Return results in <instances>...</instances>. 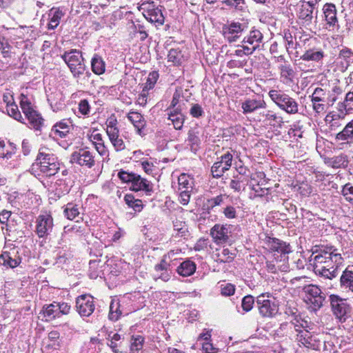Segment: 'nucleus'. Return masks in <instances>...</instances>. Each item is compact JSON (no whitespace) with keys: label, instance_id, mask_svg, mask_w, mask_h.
<instances>
[{"label":"nucleus","instance_id":"1","mask_svg":"<svg viewBox=\"0 0 353 353\" xmlns=\"http://www.w3.org/2000/svg\"><path fill=\"white\" fill-rule=\"evenodd\" d=\"M310 261L313 263L316 274L332 280L338 276L343 259L338 249L330 245L322 246L319 251H313Z\"/></svg>","mask_w":353,"mask_h":353},{"label":"nucleus","instance_id":"3","mask_svg":"<svg viewBox=\"0 0 353 353\" xmlns=\"http://www.w3.org/2000/svg\"><path fill=\"white\" fill-rule=\"evenodd\" d=\"M296 332L295 339L300 347L303 346L312 350H319L321 346V341L317 334L308 331L307 322L303 319H294L291 322Z\"/></svg>","mask_w":353,"mask_h":353},{"label":"nucleus","instance_id":"61","mask_svg":"<svg viewBox=\"0 0 353 353\" xmlns=\"http://www.w3.org/2000/svg\"><path fill=\"white\" fill-rule=\"evenodd\" d=\"M235 292V287L231 283H226L225 285H222L221 294L223 296H229L234 294Z\"/></svg>","mask_w":353,"mask_h":353},{"label":"nucleus","instance_id":"39","mask_svg":"<svg viewBox=\"0 0 353 353\" xmlns=\"http://www.w3.org/2000/svg\"><path fill=\"white\" fill-rule=\"evenodd\" d=\"M124 201L130 208H132L135 211V212H139L143 209V205L142 201L140 199H136L132 194H126L124 196Z\"/></svg>","mask_w":353,"mask_h":353},{"label":"nucleus","instance_id":"9","mask_svg":"<svg viewBox=\"0 0 353 353\" xmlns=\"http://www.w3.org/2000/svg\"><path fill=\"white\" fill-rule=\"evenodd\" d=\"M76 308L81 316L88 317L95 310L93 296L90 294H81L76 299Z\"/></svg>","mask_w":353,"mask_h":353},{"label":"nucleus","instance_id":"51","mask_svg":"<svg viewBox=\"0 0 353 353\" xmlns=\"http://www.w3.org/2000/svg\"><path fill=\"white\" fill-rule=\"evenodd\" d=\"M20 105L23 110H33L34 107L30 99L23 94L21 95Z\"/></svg>","mask_w":353,"mask_h":353},{"label":"nucleus","instance_id":"42","mask_svg":"<svg viewBox=\"0 0 353 353\" xmlns=\"http://www.w3.org/2000/svg\"><path fill=\"white\" fill-rule=\"evenodd\" d=\"M144 338L138 335L132 336L130 341V353H139L143 348Z\"/></svg>","mask_w":353,"mask_h":353},{"label":"nucleus","instance_id":"43","mask_svg":"<svg viewBox=\"0 0 353 353\" xmlns=\"http://www.w3.org/2000/svg\"><path fill=\"white\" fill-rule=\"evenodd\" d=\"M190 93L188 90H183L181 88L176 89L170 108H175L183 97H188Z\"/></svg>","mask_w":353,"mask_h":353},{"label":"nucleus","instance_id":"63","mask_svg":"<svg viewBox=\"0 0 353 353\" xmlns=\"http://www.w3.org/2000/svg\"><path fill=\"white\" fill-rule=\"evenodd\" d=\"M117 121L114 116L112 114L110 117H109L106 121V133L108 134L110 130L115 129V130H119L117 127Z\"/></svg>","mask_w":353,"mask_h":353},{"label":"nucleus","instance_id":"10","mask_svg":"<svg viewBox=\"0 0 353 353\" xmlns=\"http://www.w3.org/2000/svg\"><path fill=\"white\" fill-rule=\"evenodd\" d=\"M70 162L91 168L95 164L94 157L87 148H81L71 154Z\"/></svg>","mask_w":353,"mask_h":353},{"label":"nucleus","instance_id":"19","mask_svg":"<svg viewBox=\"0 0 353 353\" xmlns=\"http://www.w3.org/2000/svg\"><path fill=\"white\" fill-rule=\"evenodd\" d=\"M130 188L135 192L144 191L147 194L150 195L153 192L152 184L147 179L142 178L140 175L135 174Z\"/></svg>","mask_w":353,"mask_h":353},{"label":"nucleus","instance_id":"8","mask_svg":"<svg viewBox=\"0 0 353 353\" xmlns=\"http://www.w3.org/2000/svg\"><path fill=\"white\" fill-rule=\"evenodd\" d=\"M62 58L74 76H79L84 72L85 65L79 51L74 50L65 52L62 55Z\"/></svg>","mask_w":353,"mask_h":353},{"label":"nucleus","instance_id":"30","mask_svg":"<svg viewBox=\"0 0 353 353\" xmlns=\"http://www.w3.org/2000/svg\"><path fill=\"white\" fill-rule=\"evenodd\" d=\"M42 312L46 321H52L56 318H59L56 301L49 305H45L43 307Z\"/></svg>","mask_w":353,"mask_h":353},{"label":"nucleus","instance_id":"47","mask_svg":"<svg viewBox=\"0 0 353 353\" xmlns=\"http://www.w3.org/2000/svg\"><path fill=\"white\" fill-rule=\"evenodd\" d=\"M323 57L321 51L309 50H307L302 56L301 59L304 61H319Z\"/></svg>","mask_w":353,"mask_h":353},{"label":"nucleus","instance_id":"31","mask_svg":"<svg viewBox=\"0 0 353 353\" xmlns=\"http://www.w3.org/2000/svg\"><path fill=\"white\" fill-rule=\"evenodd\" d=\"M159 79V74L157 72H152L149 74L146 82L144 83L142 93H141V99L144 100V98L148 95V92L152 89L154 87V85L157 83V81Z\"/></svg>","mask_w":353,"mask_h":353},{"label":"nucleus","instance_id":"35","mask_svg":"<svg viewBox=\"0 0 353 353\" xmlns=\"http://www.w3.org/2000/svg\"><path fill=\"white\" fill-rule=\"evenodd\" d=\"M263 39V35L258 30H253L250 32V34L243 37V42L248 43L250 45L259 47V43Z\"/></svg>","mask_w":353,"mask_h":353},{"label":"nucleus","instance_id":"33","mask_svg":"<svg viewBox=\"0 0 353 353\" xmlns=\"http://www.w3.org/2000/svg\"><path fill=\"white\" fill-rule=\"evenodd\" d=\"M353 138V119L350 121L343 130L335 136L336 141H348Z\"/></svg>","mask_w":353,"mask_h":353},{"label":"nucleus","instance_id":"12","mask_svg":"<svg viewBox=\"0 0 353 353\" xmlns=\"http://www.w3.org/2000/svg\"><path fill=\"white\" fill-rule=\"evenodd\" d=\"M128 297L124 296L121 300H112L110 305L109 319L112 321H117L120 316L127 315L132 312L133 310L125 307L128 303Z\"/></svg>","mask_w":353,"mask_h":353},{"label":"nucleus","instance_id":"58","mask_svg":"<svg viewBox=\"0 0 353 353\" xmlns=\"http://www.w3.org/2000/svg\"><path fill=\"white\" fill-rule=\"evenodd\" d=\"M223 213L225 218L228 219H235L236 217V211L234 207L228 205L223 208Z\"/></svg>","mask_w":353,"mask_h":353},{"label":"nucleus","instance_id":"26","mask_svg":"<svg viewBox=\"0 0 353 353\" xmlns=\"http://www.w3.org/2000/svg\"><path fill=\"white\" fill-rule=\"evenodd\" d=\"M107 135L116 152H121L125 149V143L119 136V130L110 129Z\"/></svg>","mask_w":353,"mask_h":353},{"label":"nucleus","instance_id":"7","mask_svg":"<svg viewBox=\"0 0 353 353\" xmlns=\"http://www.w3.org/2000/svg\"><path fill=\"white\" fill-rule=\"evenodd\" d=\"M273 297L270 292L262 293L256 298L259 314L263 317L272 318L278 312V305L270 298Z\"/></svg>","mask_w":353,"mask_h":353},{"label":"nucleus","instance_id":"60","mask_svg":"<svg viewBox=\"0 0 353 353\" xmlns=\"http://www.w3.org/2000/svg\"><path fill=\"white\" fill-rule=\"evenodd\" d=\"M190 191L189 190H182L179 196V201L181 204L185 205L190 201Z\"/></svg>","mask_w":353,"mask_h":353},{"label":"nucleus","instance_id":"14","mask_svg":"<svg viewBox=\"0 0 353 353\" xmlns=\"http://www.w3.org/2000/svg\"><path fill=\"white\" fill-rule=\"evenodd\" d=\"M53 225V219L51 215L41 214L36 220V233L39 238H44L52 232Z\"/></svg>","mask_w":353,"mask_h":353},{"label":"nucleus","instance_id":"5","mask_svg":"<svg viewBox=\"0 0 353 353\" xmlns=\"http://www.w3.org/2000/svg\"><path fill=\"white\" fill-rule=\"evenodd\" d=\"M7 112V114L14 120L39 130L43 125L44 119L38 112Z\"/></svg>","mask_w":353,"mask_h":353},{"label":"nucleus","instance_id":"11","mask_svg":"<svg viewBox=\"0 0 353 353\" xmlns=\"http://www.w3.org/2000/svg\"><path fill=\"white\" fill-rule=\"evenodd\" d=\"M330 304L334 314L336 318L345 320V316L350 311V307L345 299L338 295L332 294L330 296Z\"/></svg>","mask_w":353,"mask_h":353},{"label":"nucleus","instance_id":"59","mask_svg":"<svg viewBox=\"0 0 353 353\" xmlns=\"http://www.w3.org/2000/svg\"><path fill=\"white\" fill-rule=\"evenodd\" d=\"M246 184H241V181H236L234 178L232 179L230 183V188L234 192H239L241 190H244Z\"/></svg>","mask_w":353,"mask_h":353},{"label":"nucleus","instance_id":"64","mask_svg":"<svg viewBox=\"0 0 353 353\" xmlns=\"http://www.w3.org/2000/svg\"><path fill=\"white\" fill-rule=\"evenodd\" d=\"M345 107L346 110H353V92L347 94Z\"/></svg>","mask_w":353,"mask_h":353},{"label":"nucleus","instance_id":"40","mask_svg":"<svg viewBox=\"0 0 353 353\" xmlns=\"http://www.w3.org/2000/svg\"><path fill=\"white\" fill-rule=\"evenodd\" d=\"M92 70L96 74H101L105 72V62L103 61L101 57L98 55H95L91 62Z\"/></svg>","mask_w":353,"mask_h":353},{"label":"nucleus","instance_id":"20","mask_svg":"<svg viewBox=\"0 0 353 353\" xmlns=\"http://www.w3.org/2000/svg\"><path fill=\"white\" fill-rule=\"evenodd\" d=\"M325 19L329 28H339L338 19L336 17V8L333 3H325L323 8Z\"/></svg>","mask_w":353,"mask_h":353},{"label":"nucleus","instance_id":"27","mask_svg":"<svg viewBox=\"0 0 353 353\" xmlns=\"http://www.w3.org/2000/svg\"><path fill=\"white\" fill-rule=\"evenodd\" d=\"M340 286L342 289L353 292V271L347 268L340 277Z\"/></svg>","mask_w":353,"mask_h":353},{"label":"nucleus","instance_id":"56","mask_svg":"<svg viewBox=\"0 0 353 353\" xmlns=\"http://www.w3.org/2000/svg\"><path fill=\"white\" fill-rule=\"evenodd\" d=\"M134 173H130L125 171H120L118 173L119 178L124 183H132V180L134 179Z\"/></svg>","mask_w":353,"mask_h":353},{"label":"nucleus","instance_id":"53","mask_svg":"<svg viewBox=\"0 0 353 353\" xmlns=\"http://www.w3.org/2000/svg\"><path fill=\"white\" fill-rule=\"evenodd\" d=\"M3 99L4 103H6L7 108H10V110H17V105L13 101L12 95L10 92H6L3 94Z\"/></svg>","mask_w":353,"mask_h":353},{"label":"nucleus","instance_id":"16","mask_svg":"<svg viewBox=\"0 0 353 353\" xmlns=\"http://www.w3.org/2000/svg\"><path fill=\"white\" fill-rule=\"evenodd\" d=\"M270 97L280 108L284 110L288 108H291V110H294V108L296 107L295 101L292 98L288 95L281 94L276 90L270 91Z\"/></svg>","mask_w":353,"mask_h":353},{"label":"nucleus","instance_id":"46","mask_svg":"<svg viewBox=\"0 0 353 353\" xmlns=\"http://www.w3.org/2000/svg\"><path fill=\"white\" fill-rule=\"evenodd\" d=\"M107 339L108 341V345L110 347L113 352L118 353V347L120 345V343L118 342L121 339V336L118 333L110 332L108 334Z\"/></svg>","mask_w":353,"mask_h":353},{"label":"nucleus","instance_id":"49","mask_svg":"<svg viewBox=\"0 0 353 353\" xmlns=\"http://www.w3.org/2000/svg\"><path fill=\"white\" fill-rule=\"evenodd\" d=\"M254 303V296L252 295H247L244 296L241 301V307L244 312H250L253 308Z\"/></svg>","mask_w":353,"mask_h":353},{"label":"nucleus","instance_id":"32","mask_svg":"<svg viewBox=\"0 0 353 353\" xmlns=\"http://www.w3.org/2000/svg\"><path fill=\"white\" fill-rule=\"evenodd\" d=\"M128 118L139 132L145 125V121L140 112H129Z\"/></svg>","mask_w":353,"mask_h":353},{"label":"nucleus","instance_id":"38","mask_svg":"<svg viewBox=\"0 0 353 353\" xmlns=\"http://www.w3.org/2000/svg\"><path fill=\"white\" fill-rule=\"evenodd\" d=\"M20 262V259H13L10 252H4L0 255V263L5 266L14 268L18 266Z\"/></svg>","mask_w":353,"mask_h":353},{"label":"nucleus","instance_id":"4","mask_svg":"<svg viewBox=\"0 0 353 353\" xmlns=\"http://www.w3.org/2000/svg\"><path fill=\"white\" fill-rule=\"evenodd\" d=\"M175 253L174 251H170L166 254H164L161 259L160 262L156 264L154 267V279L155 280L161 279L164 282L168 281L172 275V268L176 259H173Z\"/></svg>","mask_w":353,"mask_h":353},{"label":"nucleus","instance_id":"45","mask_svg":"<svg viewBox=\"0 0 353 353\" xmlns=\"http://www.w3.org/2000/svg\"><path fill=\"white\" fill-rule=\"evenodd\" d=\"M168 61L173 63L174 65H180L184 60L183 55L181 52L177 49H171L168 54Z\"/></svg>","mask_w":353,"mask_h":353},{"label":"nucleus","instance_id":"57","mask_svg":"<svg viewBox=\"0 0 353 353\" xmlns=\"http://www.w3.org/2000/svg\"><path fill=\"white\" fill-rule=\"evenodd\" d=\"M57 304L59 317H61L62 315H66L70 313L71 307L67 303L57 302Z\"/></svg>","mask_w":353,"mask_h":353},{"label":"nucleus","instance_id":"54","mask_svg":"<svg viewBox=\"0 0 353 353\" xmlns=\"http://www.w3.org/2000/svg\"><path fill=\"white\" fill-rule=\"evenodd\" d=\"M0 51L4 57L9 56L10 46L8 41L3 37H0Z\"/></svg>","mask_w":353,"mask_h":353},{"label":"nucleus","instance_id":"34","mask_svg":"<svg viewBox=\"0 0 353 353\" xmlns=\"http://www.w3.org/2000/svg\"><path fill=\"white\" fill-rule=\"evenodd\" d=\"M187 141L188 142V145L190 146L191 150L194 152H196L201 144L199 132L196 130H189Z\"/></svg>","mask_w":353,"mask_h":353},{"label":"nucleus","instance_id":"13","mask_svg":"<svg viewBox=\"0 0 353 353\" xmlns=\"http://www.w3.org/2000/svg\"><path fill=\"white\" fill-rule=\"evenodd\" d=\"M304 292L305 300L307 303L312 304L315 308H320L323 305L325 296L317 285H308L304 288Z\"/></svg>","mask_w":353,"mask_h":353},{"label":"nucleus","instance_id":"28","mask_svg":"<svg viewBox=\"0 0 353 353\" xmlns=\"http://www.w3.org/2000/svg\"><path fill=\"white\" fill-rule=\"evenodd\" d=\"M196 264L190 259H186L178 266L177 273L184 277L192 275L196 271Z\"/></svg>","mask_w":353,"mask_h":353},{"label":"nucleus","instance_id":"29","mask_svg":"<svg viewBox=\"0 0 353 353\" xmlns=\"http://www.w3.org/2000/svg\"><path fill=\"white\" fill-rule=\"evenodd\" d=\"M228 198V195L226 194H219L208 199L206 200L205 205L208 212H210V211H214L216 207L223 205Z\"/></svg>","mask_w":353,"mask_h":353},{"label":"nucleus","instance_id":"22","mask_svg":"<svg viewBox=\"0 0 353 353\" xmlns=\"http://www.w3.org/2000/svg\"><path fill=\"white\" fill-rule=\"evenodd\" d=\"M90 140L95 145V148L98 153L103 158L108 159L109 157V150L104 144L103 136L97 131H93L90 136Z\"/></svg>","mask_w":353,"mask_h":353},{"label":"nucleus","instance_id":"62","mask_svg":"<svg viewBox=\"0 0 353 353\" xmlns=\"http://www.w3.org/2000/svg\"><path fill=\"white\" fill-rule=\"evenodd\" d=\"M202 350L205 353H216L218 351V348L214 347L212 343H210V341L207 342H202Z\"/></svg>","mask_w":353,"mask_h":353},{"label":"nucleus","instance_id":"41","mask_svg":"<svg viewBox=\"0 0 353 353\" xmlns=\"http://www.w3.org/2000/svg\"><path fill=\"white\" fill-rule=\"evenodd\" d=\"M168 119L172 122L175 129H181L184 122V116L182 112H170L168 114Z\"/></svg>","mask_w":353,"mask_h":353},{"label":"nucleus","instance_id":"18","mask_svg":"<svg viewBox=\"0 0 353 353\" xmlns=\"http://www.w3.org/2000/svg\"><path fill=\"white\" fill-rule=\"evenodd\" d=\"M143 9V16L145 18L152 22L163 24L164 17L162 14L161 10L159 8H155L154 5L148 4Z\"/></svg>","mask_w":353,"mask_h":353},{"label":"nucleus","instance_id":"55","mask_svg":"<svg viewBox=\"0 0 353 353\" xmlns=\"http://www.w3.org/2000/svg\"><path fill=\"white\" fill-rule=\"evenodd\" d=\"M244 110H255L257 108H263V103H257L256 101H248L243 105Z\"/></svg>","mask_w":353,"mask_h":353},{"label":"nucleus","instance_id":"21","mask_svg":"<svg viewBox=\"0 0 353 353\" xmlns=\"http://www.w3.org/2000/svg\"><path fill=\"white\" fill-rule=\"evenodd\" d=\"M324 163L327 166L334 169L345 168L347 167L349 163L348 157L344 153H341L332 157H325Z\"/></svg>","mask_w":353,"mask_h":353},{"label":"nucleus","instance_id":"25","mask_svg":"<svg viewBox=\"0 0 353 353\" xmlns=\"http://www.w3.org/2000/svg\"><path fill=\"white\" fill-rule=\"evenodd\" d=\"M314 9V8L306 6L299 3L297 12L299 19L305 25H310L313 19Z\"/></svg>","mask_w":353,"mask_h":353},{"label":"nucleus","instance_id":"15","mask_svg":"<svg viewBox=\"0 0 353 353\" xmlns=\"http://www.w3.org/2000/svg\"><path fill=\"white\" fill-rule=\"evenodd\" d=\"M232 155L229 152L222 155L220 160L215 162L211 168L213 177L219 178L223 176V173L228 170L232 162Z\"/></svg>","mask_w":353,"mask_h":353},{"label":"nucleus","instance_id":"24","mask_svg":"<svg viewBox=\"0 0 353 353\" xmlns=\"http://www.w3.org/2000/svg\"><path fill=\"white\" fill-rule=\"evenodd\" d=\"M70 130V126L67 121H60L53 125L50 132V137L54 139L64 138L69 133Z\"/></svg>","mask_w":353,"mask_h":353},{"label":"nucleus","instance_id":"36","mask_svg":"<svg viewBox=\"0 0 353 353\" xmlns=\"http://www.w3.org/2000/svg\"><path fill=\"white\" fill-rule=\"evenodd\" d=\"M80 207L79 205L73 203H68L64 207L63 213L65 216L69 220H73L80 214Z\"/></svg>","mask_w":353,"mask_h":353},{"label":"nucleus","instance_id":"17","mask_svg":"<svg viewBox=\"0 0 353 353\" xmlns=\"http://www.w3.org/2000/svg\"><path fill=\"white\" fill-rule=\"evenodd\" d=\"M229 227L227 225L215 224L210 230V235L214 243H225L229 239Z\"/></svg>","mask_w":353,"mask_h":353},{"label":"nucleus","instance_id":"52","mask_svg":"<svg viewBox=\"0 0 353 353\" xmlns=\"http://www.w3.org/2000/svg\"><path fill=\"white\" fill-rule=\"evenodd\" d=\"M325 96H326V93L324 91V90H323L321 88H317L314 90V91L312 94V101H320V102L325 101Z\"/></svg>","mask_w":353,"mask_h":353},{"label":"nucleus","instance_id":"44","mask_svg":"<svg viewBox=\"0 0 353 353\" xmlns=\"http://www.w3.org/2000/svg\"><path fill=\"white\" fill-rule=\"evenodd\" d=\"M188 97H183L177 104V105L174 108L175 110H183L184 109H190V110H201V107L197 103H190L187 99Z\"/></svg>","mask_w":353,"mask_h":353},{"label":"nucleus","instance_id":"48","mask_svg":"<svg viewBox=\"0 0 353 353\" xmlns=\"http://www.w3.org/2000/svg\"><path fill=\"white\" fill-rule=\"evenodd\" d=\"M180 189H192V179L185 174H181L178 179Z\"/></svg>","mask_w":353,"mask_h":353},{"label":"nucleus","instance_id":"2","mask_svg":"<svg viewBox=\"0 0 353 353\" xmlns=\"http://www.w3.org/2000/svg\"><path fill=\"white\" fill-rule=\"evenodd\" d=\"M60 163L57 157L52 150L43 146L39 150L35 162L32 165V170L37 167L46 176H54L59 170Z\"/></svg>","mask_w":353,"mask_h":353},{"label":"nucleus","instance_id":"6","mask_svg":"<svg viewBox=\"0 0 353 353\" xmlns=\"http://www.w3.org/2000/svg\"><path fill=\"white\" fill-rule=\"evenodd\" d=\"M248 31V23L246 21H232L224 25L223 33L224 37L230 42H236L242 38Z\"/></svg>","mask_w":353,"mask_h":353},{"label":"nucleus","instance_id":"37","mask_svg":"<svg viewBox=\"0 0 353 353\" xmlns=\"http://www.w3.org/2000/svg\"><path fill=\"white\" fill-rule=\"evenodd\" d=\"M63 16V13L59 9L52 8L50 10L49 17L50 22L48 28L50 29H54L58 26L60 23V20Z\"/></svg>","mask_w":353,"mask_h":353},{"label":"nucleus","instance_id":"23","mask_svg":"<svg viewBox=\"0 0 353 353\" xmlns=\"http://www.w3.org/2000/svg\"><path fill=\"white\" fill-rule=\"evenodd\" d=\"M267 247L272 250L281 254H288L291 252L290 244H287L276 238L268 237L265 241Z\"/></svg>","mask_w":353,"mask_h":353},{"label":"nucleus","instance_id":"50","mask_svg":"<svg viewBox=\"0 0 353 353\" xmlns=\"http://www.w3.org/2000/svg\"><path fill=\"white\" fill-rule=\"evenodd\" d=\"M341 192L347 201L353 203V186L350 183L343 185Z\"/></svg>","mask_w":353,"mask_h":353}]
</instances>
